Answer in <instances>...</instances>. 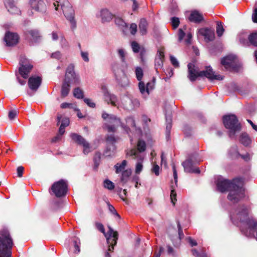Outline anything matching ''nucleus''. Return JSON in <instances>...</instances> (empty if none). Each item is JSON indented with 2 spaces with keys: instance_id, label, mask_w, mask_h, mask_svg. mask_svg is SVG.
Listing matches in <instances>:
<instances>
[{
  "instance_id": "f257e3e1",
  "label": "nucleus",
  "mask_w": 257,
  "mask_h": 257,
  "mask_svg": "<svg viewBox=\"0 0 257 257\" xmlns=\"http://www.w3.org/2000/svg\"><path fill=\"white\" fill-rule=\"evenodd\" d=\"M215 183L219 192L229 191L227 198L233 203L238 202L244 197L243 179L241 177L235 178L230 181L219 176L216 178Z\"/></svg>"
},
{
  "instance_id": "f03ea898",
  "label": "nucleus",
  "mask_w": 257,
  "mask_h": 257,
  "mask_svg": "<svg viewBox=\"0 0 257 257\" xmlns=\"http://www.w3.org/2000/svg\"><path fill=\"white\" fill-rule=\"evenodd\" d=\"M248 214V208L243 204L239 205L236 209L230 212V218L232 223L236 225H238L239 223L246 225L249 230V234H247L242 228L241 230L246 236H250L253 233L254 229L257 226V221L254 219L250 218Z\"/></svg>"
},
{
  "instance_id": "7ed1b4c3",
  "label": "nucleus",
  "mask_w": 257,
  "mask_h": 257,
  "mask_svg": "<svg viewBox=\"0 0 257 257\" xmlns=\"http://www.w3.org/2000/svg\"><path fill=\"white\" fill-rule=\"evenodd\" d=\"M102 118L106 121L104 126L108 133L115 132L119 126H121L124 128L127 134L130 130L129 126H131L134 129L136 128L134 118L132 116H128L125 119L127 126L121 122L119 118L113 114H108L106 112H102Z\"/></svg>"
},
{
  "instance_id": "20e7f679",
  "label": "nucleus",
  "mask_w": 257,
  "mask_h": 257,
  "mask_svg": "<svg viewBox=\"0 0 257 257\" xmlns=\"http://www.w3.org/2000/svg\"><path fill=\"white\" fill-rule=\"evenodd\" d=\"M19 67L16 70L15 75L19 83L24 85L28 80V86L32 90V64L25 56H21L19 60Z\"/></svg>"
},
{
  "instance_id": "39448f33",
  "label": "nucleus",
  "mask_w": 257,
  "mask_h": 257,
  "mask_svg": "<svg viewBox=\"0 0 257 257\" xmlns=\"http://www.w3.org/2000/svg\"><path fill=\"white\" fill-rule=\"evenodd\" d=\"M53 6L55 10L58 13L63 12L66 19L69 22L70 28L72 31L77 27L76 21L75 19V12L71 4L68 0H54Z\"/></svg>"
},
{
  "instance_id": "423d86ee",
  "label": "nucleus",
  "mask_w": 257,
  "mask_h": 257,
  "mask_svg": "<svg viewBox=\"0 0 257 257\" xmlns=\"http://www.w3.org/2000/svg\"><path fill=\"white\" fill-rule=\"evenodd\" d=\"M188 78L191 81H194L199 76H205L210 80L223 79V77L220 75L215 74L212 68L209 66L205 67L204 70L198 71L195 68V65L189 63L188 64Z\"/></svg>"
},
{
  "instance_id": "0eeeda50",
  "label": "nucleus",
  "mask_w": 257,
  "mask_h": 257,
  "mask_svg": "<svg viewBox=\"0 0 257 257\" xmlns=\"http://www.w3.org/2000/svg\"><path fill=\"white\" fill-rule=\"evenodd\" d=\"M224 126L229 130V136L233 138L236 132L240 131L241 126L236 116L234 114L225 115L223 117Z\"/></svg>"
},
{
  "instance_id": "6e6552de",
  "label": "nucleus",
  "mask_w": 257,
  "mask_h": 257,
  "mask_svg": "<svg viewBox=\"0 0 257 257\" xmlns=\"http://www.w3.org/2000/svg\"><path fill=\"white\" fill-rule=\"evenodd\" d=\"M13 245V240L10 234H2L0 237V257H11Z\"/></svg>"
},
{
  "instance_id": "1a4fd4ad",
  "label": "nucleus",
  "mask_w": 257,
  "mask_h": 257,
  "mask_svg": "<svg viewBox=\"0 0 257 257\" xmlns=\"http://www.w3.org/2000/svg\"><path fill=\"white\" fill-rule=\"evenodd\" d=\"M199 161L196 154L189 155L187 159L182 163L184 171L187 173L199 174L200 171L199 168L196 167V165Z\"/></svg>"
},
{
  "instance_id": "9d476101",
  "label": "nucleus",
  "mask_w": 257,
  "mask_h": 257,
  "mask_svg": "<svg viewBox=\"0 0 257 257\" xmlns=\"http://www.w3.org/2000/svg\"><path fill=\"white\" fill-rule=\"evenodd\" d=\"M67 191V182L65 180L61 179L52 185L50 192L51 194H54L57 197L60 198L65 196Z\"/></svg>"
},
{
  "instance_id": "9b49d317",
  "label": "nucleus",
  "mask_w": 257,
  "mask_h": 257,
  "mask_svg": "<svg viewBox=\"0 0 257 257\" xmlns=\"http://www.w3.org/2000/svg\"><path fill=\"white\" fill-rule=\"evenodd\" d=\"M221 64L228 71H236L238 68V60L234 55H229L222 58Z\"/></svg>"
},
{
  "instance_id": "f8f14e48",
  "label": "nucleus",
  "mask_w": 257,
  "mask_h": 257,
  "mask_svg": "<svg viewBox=\"0 0 257 257\" xmlns=\"http://www.w3.org/2000/svg\"><path fill=\"white\" fill-rule=\"evenodd\" d=\"M70 137L74 142L83 147V152L85 155H87L91 151L90 144L81 136L76 133H72Z\"/></svg>"
},
{
  "instance_id": "ddd939ff",
  "label": "nucleus",
  "mask_w": 257,
  "mask_h": 257,
  "mask_svg": "<svg viewBox=\"0 0 257 257\" xmlns=\"http://www.w3.org/2000/svg\"><path fill=\"white\" fill-rule=\"evenodd\" d=\"M64 80L70 84H79V78L74 72V66L73 64H70L68 66L66 69Z\"/></svg>"
},
{
  "instance_id": "4468645a",
  "label": "nucleus",
  "mask_w": 257,
  "mask_h": 257,
  "mask_svg": "<svg viewBox=\"0 0 257 257\" xmlns=\"http://www.w3.org/2000/svg\"><path fill=\"white\" fill-rule=\"evenodd\" d=\"M127 156L133 157L137 159V163L136 165L135 172L136 174H140L143 170V162L144 156L143 154H140L135 149H131L127 153Z\"/></svg>"
},
{
  "instance_id": "2eb2a0df",
  "label": "nucleus",
  "mask_w": 257,
  "mask_h": 257,
  "mask_svg": "<svg viewBox=\"0 0 257 257\" xmlns=\"http://www.w3.org/2000/svg\"><path fill=\"white\" fill-rule=\"evenodd\" d=\"M107 243L109 244L108 250L112 251L114 246L116 245L118 239V233L114 231L112 228L108 226V231L107 234L105 235Z\"/></svg>"
},
{
  "instance_id": "dca6fc26",
  "label": "nucleus",
  "mask_w": 257,
  "mask_h": 257,
  "mask_svg": "<svg viewBox=\"0 0 257 257\" xmlns=\"http://www.w3.org/2000/svg\"><path fill=\"white\" fill-rule=\"evenodd\" d=\"M101 90L103 94L104 100L108 103L112 105L116 106L118 104V99L114 94L111 93L108 91L106 86H101Z\"/></svg>"
},
{
  "instance_id": "f3484780",
  "label": "nucleus",
  "mask_w": 257,
  "mask_h": 257,
  "mask_svg": "<svg viewBox=\"0 0 257 257\" xmlns=\"http://www.w3.org/2000/svg\"><path fill=\"white\" fill-rule=\"evenodd\" d=\"M155 82V78L153 77V80L151 82H148L146 85L144 82H140L139 83L140 91L144 97L148 96L150 93V91L154 89Z\"/></svg>"
},
{
  "instance_id": "a211bd4d",
  "label": "nucleus",
  "mask_w": 257,
  "mask_h": 257,
  "mask_svg": "<svg viewBox=\"0 0 257 257\" xmlns=\"http://www.w3.org/2000/svg\"><path fill=\"white\" fill-rule=\"evenodd\" d=\"M117 139L115 138L113 135H108L106 138V150L105 154L106 156H111L113 155L115 150V143L116 142Z\"/></svg>"
},
{
  "instance_id": "6ab92c4d",
  "label": "nucleus",
  "mask_w": 257,
  "mask_h": 257,
  "mask_svg": "<svg viewBox=\"0 0 257 257\" xmlns=\"http://www.w3.org/2000/svg\"><path fill=\"white\" fill-rule=\"evenodd\" d=\"M172 165L173 172V177L174 179V184H173V183H172V184L171 185L170 199L172 204H173V205H174L176 201H177V194L175 192V189L177 186L178 177L177 171L174 164L173 163Z\"/></svg>"
},
{
  "instance_id": "aec40b11",
  "label": "nucleus",
  "mask_w": 257,
  "mask_h": 257,
  "mask_svg": "<svg viewBox=\"0 0 257 257\" xmlns=\"http://www.w3.org/2000/svg\"><path fill=\"white\" fill-rule=\"evenodd\" d=\"M19 40V36L17 33L7 32L5 34L4 41L7 46H14L18 43Z\"/></svg>"
},
{
  "instance_id": "412c9836",
  "label": "nucleus",
  "mask_w": 257,
  "mask_h": 257,
  "mask_svg": "<svg viewBox=\"0 0 257 257\" xmlns=\"http://www.w3.org/2000/svg\"><path fill=\"white\" fill-rule=\"evenodd\" d=\"M33 10L43 16L46 12V5L44 0H33Z\"/></svg>"
},
{
  "instance_id": "4be33fe9",
  "label": "nucleus",
  "mask_w": 257,
  "mask_h": 257,
  "mask_svg": "<svg viewBox=\"0 0 257 257\" xmlns=\"http://www.w3.org/2000/svg\"><path fill=\"white\" fill-rule=\"evenodd\" d=\"M198 33L204 37L207 42L213 41L215 38L214 31L208 28H201L198 30Z\"/></svg>"
},
{
  "instance_id": "5701e85b",
  "label": "nucleus",
  "mask_w": 257,
  "mask_h": 257,
  "mask_svg": "<svg viewBox=\"0 0 257 257\" xmlns=\"http://www.w3.org/2000/svg\"><path fill=\"white\" fill-rule=\"evenodd\" d=\"M97 18H101L102 23L110 22L113 18V15L107 9H102L96 15Z\"/></svg>"
},
{
  "instance_id": "b1692460",
  "label": "nucleus",
  "mask_w": 257,
  "mask_h": 257,
  "mask_svg": "<svg viewBox=\"0 0 257 257\" xmlns=\"http://www.w3.org/2000/svg\"><path fill=\"white\" fill-rule=\"evenodd\" d=\"M248 41L242 38H239V41L243 46H248V43L257 47V32L252 33L248 37Z\"/></svg>"
},
{
  "instance_id": "393cba45",
  "label": "nucleus",
  "mask_w": 257,
  "mask_h": 257,
  "mask_svg": "<svg viewBox=\"0 0 257 257\" xmlns=\"http://www.w3.org/2000/svg\"><path fill=\"white\" fill-rule=\"evenodd\" d=\"M164 59V48H162L158 49L155 60V68L157 71L158 68L163 67V61Z\"/></svg>"
},
{
  "instance_id": "a878e982",
  "label": "nucleus",
  "mask_w": 257,
  "mask_h": 257,
  "mask_svg": "<svg viewBox=\"0 0 257 257\" xmlns=\"http://www.w3.org/2000/svg\"><path fill=\"white\" fill-rule=\"evenodd\" d=\"M5 5L10 13L18 15L20 14L21 12L19 8L15 6L14 0H5Z\"/></svg>"
},
{
  "instance_id": "bb28decb",
  "label": "nucleus",
  "mask_w": 257,
  "mask_h": 257,
  "mask_svg": "<svg viewBox=\"0 0 257 257\" xmlns=\"http://www.w3.org/2000/svg\"><path fill=\"white\" fill-rule=\"evenodd\" d=\"M126 103H128L124 104V107L127 110L133 109L136 107H138L140 105V102L137 98H131L127 97L125 100Z\"/></svg>"
},
{
  "instance_id": "cd10ccee",
  "label": "nucleus",
  "mask_w": 257,
  "mask_h": 257,
  "mask_svg": "<svg viewBox=\"0 0 257 257\" xmlns=\"http://www.w3.org/2000/svg\"><path fill=\"white\" fill-rule=\"evenodd\" d=\"M203 20L202 15L197 11H192L189 17V20L190 22L196 24L200 23Z\"/></svg>"
},
{
  "instance_id": "c85d7f7f",
  "label": "nucleus",
  "mask_w": 257,
  "mask_h": 257,
  "mask_svg": "<svg viewBox=\"0 0 257 257\" xmlns=\"http://www.w3.org/2000/svg\"><path fill=\"white\" fill-rule=\"evenodd\" d=\"M43 39L41 32L37 29L33 30V45L39 44Z\"/></svg>"
},
{
  "instance_id": "c756f323",
  "label": "nucleus",
  "mask_w": 257,
  "mask_h": 257,
  "mask_svg": "<svg viewBox=\"0 0 257 257\" xmlns=\"http://www.w3.org/2000/svg\"><path fill=\"white\" fill-rule=\"evenodd\" d=\"M140 33L142 35H145L147 33L148 23L146 19H142L140 21L139 25Z\"/></svg>"
},
{
  "instance_id": "7c9ffc66",
  "label": "nucleus",
  "mask_w": 257,
  "mask_h": 257,
  "mask_svg": "<svg viewBox=\"0 0 257 257\" xmlns=\"http://www.w3.org/2000/svg\"><path fill=\"white\" fill-rule=\"evenodd\" d=\"M228 155L229 157L232 159H237L240 154L239 153L237 147L236 145L232 146L228 151Z\"/></svg>"
},
{
  "instance_id": "2f4dec72",
  "label": "nucleus",
  "mask_w": 257,
  "mask_h": 257,
  "mask_svg": "<svg viewBox=\"0 0 257 257\" xmlns=\"http://www.w3.org/2000/svg\"><path fill=\"white\" fill-rule=\"evenodd\" d=\"M42 78L41 76L33 75V93L36 92L41 85Z\"/></svg>"
},
{
  "instance_id": "473e14b6",
  "label": "nucleus",
  "mask_w": 257,
  "mask_h": 257,
  "mask_svg": "<svg viewBox=\"0 0 257 257\" xmlns=\"http://www.w3.org/2000/svg\"><path fill=\"white\" fill-rule=\"evenodd\" d=\"M126 165L127 161L126 160H123L121 163H118L116 164L114 166L115 170V173L116 174L122 173V172L125 170L124 169Z\"/></svg>"
},
{
  "instance_id": "72a5a7b5",
  "label": "nucleus",
  "mask_w": 257,
  "mask_h": 257,
  "mask_svg": "<svg viewBox=\"0 0 257 257\" xmlns=\"http://www.w3.org/2000/svg\"><path fill=\"white\" fill-rule=\"evenodd\" d=\"M132 174V171L131 169H126L125 170L121 173V176L120 178V182L123 185L126 183Z\"/></svg>"
},
{
  "instance_id": "f704fd0d",
  "label": "nucleus",
  "mask_w": 257,
  "mask_h": 257,
  "mask_svg": "<svg viewBox=\"0 0 257 257\" xmlns=\"http://www.w3.org/2000/svg\"><path fill=\"white\" fill-rule=\"evenodd\" d=\"M70 91V83L64 80L61 89V95L63 97L67 96Z\"/></svg>"
},
{
  "instance_id": "c9c22d12",
  "label": "nucleus",
  "mask_w": 257,
  "mask_h": 257,
  "mask_svg": "<svg viewBox=\"0 0 257 257\" xmlns=\"http://www.w3.org/2000/svg\"><path fill=\"white\" fill-rule=\"evenodd\" d=\"M240 142L245 146H248L251 143V141L248 135L246 133L241 134L240 137Z\"/></svg>"
},
{
  "instance_id": "e433bc0d",
  "label": "nucleus",
  "mask_w": 257,
  "mask_h": 257,
  "mask_svg": "<svg viewBox=\"0 0 257 257\" xmlns=\"http://www.w3.org/2000/svg\"><path fill=\"white\" fill-rule=\"evenodd\" d=\"M146 149V144L145 141L139 140L137 144V149L134 148L133 149H135L138 153L140 154H142L141 153L144 152Z\"/></svg>"
},
{
  "instance_id": "4c0bfd02",
  "label": "nucleus",
  "mask_w": 257,
  "mask_h": 257,
  "mask_svg": "<svg viewBox=\"0 0 257 257\" xmlns=\"http://www.w3.org/2000/svg\"><path fill=\"white\" fill-rule=\"evenodd\" d=\"M135 75L137 79L140 82H143L142 81L144 76V71L143 69L139 66H137L135 68Z\"/></svg>"
},
{
  "instance_id": "58836bf2",
  "label": "nucleus",
  "mask_w": 257,
  "mask_h": 257,
  "mask_svg": "<svg viewBox=\"0 0 257 257\" xmlns=\"http://www.w3.org/2000/svg\"><path fill=\"white\" fill-rule=\"evenodd\" d=\"M166 136L167 137H169L170 134V131L172 127V119L170 116H166Z\"/></svg>"
},
{
  "instance_id": "ea45409f",
  "label": "nucleus",
  "mask_w": 257,
  "mask_h": 257,
  "mask_svg": "<svg viewBox=\"0 0 257 257\" xmlns=\"http://www.w3.org/2000/svg\"><path fill=\"white\" fill-rule=\"evenodd\" d=\"M73 95L75 97L78 99H82L84 98L83 91L79 87H77L74 89L73 91Z\"/></svg>"
},
{
  "instance_id": "a19ab883",
  "label": "nucleus",
  "mask_w": 257,
  "mask_h": 257,
  "mask_svg": "<svg viewBox=\"0 0 257 257\" xmlns=\"http://www.w3.org/2000/svg\"><path fill=\"white\" fill-rule=\"evenodd\" d=\"M216 33L218 37H221L224 31L222 24L221 22L217 21L216 23Z\"/></svg>"
},
{
  "instance_id": "79ce46f5",
  "label": "nucleus",
  "mask_w": 257,
  "mask_h": 257,
  "mask_svg": "<svg viewBox=\"0 0 257 257\" xmlns=\"http://www.w3.org/2000/svg\"><path fill=\"white\" fill-rule=\"evenodd\" d=\"M103 186L109 190H112L114 188V183L108 179H105L104 181Z\"/></svg>"
},
{
  "instance_id": "37998d69",
  "label": "nucleus",
  "mask_w": 257,
  "mask_h": 257,
  "mask_svg": "<svg viewBox=\"0 0 257 257\" xmlns=\"http://www.w3.org/2000/svg\"><path fill=\"white\" fill-rule=\"evenodd\" d=\"M115 23L116 25L122 28H126L127 27L126 23L120 18L117 17L115 18Z\"/></svg>"
},
{
  "instance_id": "c03bdc74",
  "label": "nucleus",
  "mask_w": 257,
  "mask_h": 257,
  "mask_svg": "<svg viewBox=\"0 0 257 257\" xmlns=\"http://www.w3.org/2000/svg\"><path fill=\"white\" fill-rule=\"evenodd\" d=\"M118 55L122 62H125V52L123 49H119L117 50Z\"/></svg>"
},
{
  "instance_id": "a18cd8bd",
  "label": "nucleus",
  "mask_w": 257,
  "mask_h": 257,
  "mask_svg": "<svg viewBox=\"0 0 257 257\" xmlns=\"http://www.w3.org/2000/svg\"><path fill=\"white\" fill-rule=\"evenodd\" d=\"M131 47L134 53H138L140 50L139 44L136 41H133L131 43Z\"/></svg>"
},
{
  "instance_id": "49530a36",
  "label": "nucleus",
  "mask_w": 257,
  "mask_h": 257,
  "mask_svg": "<svg viewBox=\"0 0 257 257\" xmlns=\"http://www.w3.org/2000/svg\"><path fill=\"white\" fill-rule=\"evenodd\" d=\"M171 23L173 29H176L178 27L180 23L179 18L177 17H172L171 18Z\"/></svg>"
},
{
  "instance_id": "de8ad7c7",
  "label": "nucleus",
  "mask_w": 257,
  "mask_h": 257,
  "mask_svg": "<svg viewBox=\"0 0 257 257\" xmlns=\"http://www.w3.org/2000/svg\"><path fill=\"white\" fill-rule=\"evenodd\" d=\"M108 209L109 211L114 215L117 217L118 218H120V215L118 214L116 210L114 208V207L111 204H110L109 203L107 204Z\"/></svg>"
},
{
  "instance_id": "09e8293b",
  "label": "nucleus",
  "mask_w": 257,
  "mask_h": 257,
  "mask_svg": "<svg viewBox=\"0 0 257 257\" xmlns=\"http://www.w3.org/2000/svg\"><path fill=\"white\" fill-rule=\"evenodd\" d=\"M19 111L17 110H11L9 112L8 116L10 120H13L17 115Z\"/></svg>"
},
{
  "instance_id": "8fccbe9b",
  "label": "nucleus",
  "mask_w": 257,
  "mask_h": 257,
  "mask_svg": "<svg viewBox=\"0 0 257 257\" xmlns=\"http://www.w3.org/2000/svg\"><path fill=\"white\" fill-rule=\"evenodd\" d=\"M83 100L84 102L90 107L94 108L96 106L95 103L91 99L85 98Z\"/></svg>"
},
{
  "instance_id": "3c124183",
  "label": "nucleus",
  "mask_w": 257,
  "mask_h": 257,
  "mask_svg": "<svg viewBox=\"0 0 257 257\" xmlns=\"http://www.w3.org/2000/svg\"><path fill=\"white\" fill-rule=\"evenodd\" d=\"M80 54L82 59L86 62H88L89 61V54L87 52L80 51Z\"/></svg>"
},
{
  "instance_id": "603ef678",
  "label": "nucleus",
  "mask_w": 257,
  "mask_h": 257,
  "mask_svg": "<svg viewBox=\"0 0 257 257\" xmlns=\"http://www.w3.org/2000/svg\"><path fill=\"white\" fill-rule=\"evenodd\" d=\"M100 160V153H96L94 158V165L95 168H97L99 164Z\"/></svg>"
},
{
  "instance_id": "864d4df0",
  "label": "nucleus",
  "mask_w": 257,
  "mask_h": 257,
  "mask_svg": "<svg viewBox=\"0 0 257 257\" xmlns=\"http://www.w3.org/2000/svg\"><path fill=\"white\" fill-rule=\"evenodd\" d=\"M167 253L169 255H172L173 256H176L177 254L174 248L170 245H167Z\"/></svg>"
},
{
  "instance_id": "5fc2aeb1",
  "label": "nucleus",
  "mask_w": 257,
  "mask_h": 257,
  "mask_svg": "<svg viewBox=\"0 0 257 257\" xmlns=\"http://www.w3.org/2000/svg\"><path fill=\"white\" fill-rule=\"evenodd\" d=\"M95 226L97 228V229L98 230H99L100 232L103 233L105 236V235L107 234V233H105V229H104V226L102 223H99V222H96L95 223Z\"/></svg>"
},
{
  "instance_id": "6e6d98bb",
  "label": "nucleus",
  "mask_w": 257,
  "mask_h": 257,
  "mask_svg": "<svg viewBox=\"0 0 257 257\" xmlns=\"http://www.w3.org/2000/svg\"><path fill=\"white\" fill-rule=\"evenodd\" d=\"M152 171L156 176H159L160 174V167L157 164H153V166L152 169Z\"/></svg>"
},
{
  "instance_id": "4d7b16f0",
  "label": "nucleus",
  "mask_w": 257,
  "mask_h": 257,
  "mask_svg": "<svg viewBox=\"0 0 257 257\" xmlns=\"http://www.w3.org/2000/svg\"><path fill=\"white\" fill-rule=\"evenodd\" d=\"M142 120L145 127H148L149 125V122H151L150 118H148L146 115H142Z\"/></svg>"
},
{
  "instance_id": "13d9d810",
  "label": "nucleus",
  "mask_w": 257,
  "mask_h": 257,
  "mask_svg": "<svg viewBox=\"0 0 257 257\" xmlns=\"http://www.w3.org/2000/svg\"><path fill=\"white\" fill-rule=\"evenodd\" d=\"M130 30L131 33L132 35H134L136 34V33L137 31V25L135 23L131 24L130 27Z\"/></svg>"
},
{
  "instance_id": "bf43d9fd",
  "label": "nucleus",
  "mask_w": 257,
  "mask_h": 257,
  "mask_svg": "<svg viewBox=\"0 0 257 257\" xmlns=\"http://www.w3.org/2000/svg\"><path fill=\"white\" fill-rule=\"evenodd\" d=\"M170 61L172 64L175 67H178L179 66V63L177 59L173 56H170Z\"/></svg>"
},
{
  "instance_id": "052dcab7",
  "label": "nucleus",
  "mask_w": 257,
  "mask_h": 257,
  "mask_svg": "<svg viewBox=\"0 0 257 257\" xmlns=\"http://www.w3.org/2000/svg\"><path fill=\"white\" fill-rule=\"evenodd\" d=\"M177 227L178 228V235L180 239H181L184 237V233L181 228V225L179 221H177Z\"/></svg>"
},
{
  "instance_id": "680f3d73",
  "label": "nucleus",
  "mask_w": 257,
  "mask_h": 257,
  "mask_svg": "<svg viewBox=\"0 0 257 257\" xmlns=\"http://www.w3.org/2000/svg\"><path fill=\"white\" fill-rule=\"evenodd\" d=\"M74 247H75V253H79L80 251V246H79V244H80V241L78 240H74Z\"/></svg>"
},
{
  "instance_id": "e2e57ef3",
  "label": "nucleus",
  "mask_w": 257,
  "mask_h": 257,
  "mask_svg": "<svg viewBox=\"0 0 257 257\" xmlns=\"http://www.w3.org/2000/svg\"><path fill=\"white\" fill-rule=\"evenodd\" d=\"M69 124V119L68 118L65 117L62 120L61 124L60 126L63 127H66Z\"/></svg>"
},
{
  "instance_id": "0e129e2a",
  "label": "nucleus",
  "mask_w": 257,
  "mask_h": 257,
  "mask_svg": "<svg viewBox=\"0 0 257 257\" xmlns=\"http://www.w3.org/2000/svg\"><path fill=\"white\" fill-rule=\"evenodd\" d=\"M185 35V33L184 32V31L182 30V29H179L178 30V40L179 42H181L182 41Z\"/></svg>"
},
{
  "instance_id": "69168bd1",
  "label": "nucleus",
  "mask_w": 257,
  "mask_h": 257,
  "mask_svg": "<svg viewBox=\"0 0 257 257\" xmlns=\"http://www.w3.org/2000/svg\"><path fill=\"white\" fill-rule=\"evenodd\" d=\"M24 168L23 166H19L17 168V173L19 177H21L23 176Z\"/></svg>"
},
{
  "instance_id": "338daca9",
  "label": "nucleus",
  "mask_w": 257,
  "mask_h": 257,
  "mask_svg": "<svg viewBox=\"0 0 257 257\" xmlns=\"http://www.w3.org/2000/svg\"><path fill=\"white\" fill-rule=\"evenodd\" d=\"M61 56L62 55L60 51H56L51 54V57L52 58L56 59L58 60L61 58Z\"/></svg>"
},
{
  "instance_id": "774afa93",
  "label": "nucleus",
  "mask_w": 257,
  "mask_h": 257,
  "mask_svg": "<svg viewBox=\"0 0 257 257\" xmlns=\"http://www.w3.org/2000/svg\"><path fill=\"white\" fill-rule=\"evenodd\" d=\"M252 19L254 23H257V9L255 8L253 12Z\"/></svg>"
}]
</instances>
